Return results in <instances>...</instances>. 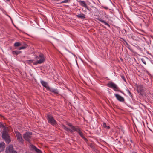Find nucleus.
I'll return each mask as SVG.
<instances>
[{
	"label": "nucleus",
	"mask_w": 153,
	"mask_h": 153,
	"mask_svg": "<svg viewBox=\"0 0 153 153\" xmlns=\"http://www.w3.org/2000/svg\"><path fill=\"white\" fill-rule=\"evenodd\" d=\"M108 86L111 88H112L115 91H119L118 90L119 88L117 85L112 82H110L107 84Z\"/></svg>",
	"instance_id": "nucleus-6"
},
{
	"label": "nucleus",
	"mask_w": 153,
	"mask_h": 153,
	"mask_svg": "<svg viewBox=\"0 0 153 153\" xmlns=\"http://www.w3.org/2000/svg\"><path fill=\"white\" fill-rule=\"evenodd\" d=\"M6 153H17L15 150L12 145H10L7 147L6 150Z\"/></svg>",
	"instance_id": "nucleus-5"
},
{
	"label": "nucleus",
	"mask_w": 153,
	"mask_h": 153,
	"mask_svg": "<svg viewBox=\"0 0 153 153\" xmlns=\"http://www.w3.org/2000/svg\"><path fill=\"white\" fill-rule=\"evenodd\" d=\"M15 133L17 139L18 141L21 143H23V140L20 133L18 131L16 132Z\"/></svg>",
	"instance_id": "nucleus-9"
},
{
	"label": "nucleus",
	"mask_w": 153,
	"mask_h": 153,
	"mask_svg": "<svg viewBox=\"0 0 153 153\" xmlns=\"http://www.w3.org/2000/svg\"><path fill=\"white\" fill-rule=\"evenodd\" d=\"M48 90H49L51 92H53L55 94H58V91L56 89L50 88H49V89H48Z\"/></svg>",
	"instance_id": "nucleus-17"
},
{
	"label": "nucleus",
	"mask_w": 153,
	"mask_h": 153,
	"mask_svg": "<svg viewBox=\"0 0 153 153\" xmlns=\"http://www.w3.org/2000/svg\"><path fill=\"white\" fill-rule=\"evenodd\" d=\"M41 83L42 86L45 88L47 90L49 89L50 87L48 86V83L47 82L41 80Z\"/></svg>",
	"instance_id": "nucleus-12"
},
{
	"label": "nucleus",
	"mask_w": 153,
	"mask_h": 153,
	"mask_svg": "<svg viewBox=\"0 0 153 153\" xmlns=\"http://www.w3.org/2000/svg\"><path fill=\"white\" fill-rule=\"evenodd\" d=\"M102 126L104 128L106 129H109L110 128V127L108 126H107L105 122L102 123Z\"/></svg>",
	"instance_id": "nucleus-19"
},
{
	"label": "nucleus",
	"mask_w": 153,
	"mask_h": 153,
	"mask_svg": "<svg viewBox=\"0 0 153 153\" xmlns=\"http://www.w3.org/2000/svg\"><path fill=\"white\" fill-rule=\"evenodd\" d=\"M126 91L127 92V93L131 97H132L131 94L129 91V90L128 89H126Z\"/></svg>",
	"instance_id": "nucleus-22"
},
{
	"label": "nucleus",
	"mask_w": 153,
	"mask_h": 153,
	"mask_svg": "<svg viewBox=\"0 0 153 153\" xmlns=\"http://www.w3.org/2000/svg\"><path fill=\"white\" fill-rule=\"evenodd\" d=\"M77 1H78L80 5L81 6L85 7V8L87 10H88L89 11H91V8H89L87 6V5L86 4L85 1L80 0H77Z\"/></svg>",
	"instance_id": "nucleus-8"
},
{
	"label": "nucleus",
	"mask_w": 153,
	"mask_h": 153,
	"mask_svg": "<svg viewBox=\"0 0 153 153\" xmlns=\"http://www.w3.org/2000/svg\"><path fill=\"white\" fill-rule=\"evenodd\" d=\"M31 148L33 149L34 150L36 153H42L41 151L39 149H38L36 147L34 146L33 145L30 146Z\"/></svg>",
	"instance_id": "nucleus-14"
},
{
	"label": "nucleus",
	"mask_w": 153,
	"mask_h": 153,
	"mask_svg": "<svg viewBox=\"0 0 153 153\" xmlns=\"http://www.w3.org/2000/svg\"><path fill=\"white\" fill-rule=\"evenodd\" d=\"M21 53V51H13L12 52V53L13 54L17 55Z\"/></svg>",
	"instance_id": "nucleus-20"
},
{
	"label": "nucleus",
	"mask_w": 153,
	"mask_h": 153,
	"mask_svg": "<svg viewBox=\"0 0 153 153\" xmlns=\"http://www.w3.org/2000/svg\"><path fill=\"white\" fill-rule=\"evenodd\" d=\"M142 61H143V63L144 64H146V62L145 61H143V60H142Z\"/></svg>",
	"instance_id": "nucleus-28"
},
{
	"label": "nucleus",
	"mask_w": 153,
	"mask_h": 153,
	"mask_svg": "<svg viewBox=\"0 0 153 153\" xmlns=\"http://www.w3.org/2000/svg\"><path fill=\"white\" fill-rule=\"evenodd\" d=\"M5 147V143L4 142L0 143V152L4 150Z\"/></svg>",
	"instance_id": "nucleus-16"
},
{
	"label": "nucleus",
	"mask_w": 153,
	"mask_h": 153,
	"mask_svg": "<svg viewBox=\"0 0 153 153\" xmlns=\"http://www.w3.org/2000/svg\"><path fill=\"white\" fill-rule=\"evenodd\" d=\"M33 61V60H27L26 61V62L29 64H30V63H32Z\"/></svg>",
	"instance_id": "nucleus-23"
},
{
	"label": "nucleus",
	"mask_w": 153,
	"mask_h": 153,
	"mask_svg": "<svg viewBox=\"0 0 153 153\" xmlns=\"http://www.w3.org/2000/svg\"><path fill=\"white\" fill-rule=\"evenodd\" d=\"M89 146L92 148L94 149V145L92 143H90L89 144Z\"/></svg>",
	"instance_id": "nucleus-24"
},
{
	"label": "nucleus",
	"mask_w": 153,
	"mask_h": 153,
	"mask_svg": "<svg viewBox=\"0 0 153 153\" xmlns=\"http://www.w3.org/2000/svg\"><path fill=\"white\" fill-rule=\"evenodd\" d=\"M77 17L81 19H83L85 18V15L83 14H80L77 15Z\"/></svg>",
	"instance_id": "nucleus-18"
},
{
	"label": "nucleus",
	"mask_w": 153,
	"mask_h": 153,
	"mask_svg": "<svg viewBox=\"0 0 153 153\" xmlns=\"http://www.w3.org/2000/svg\"><path fill=\"white\" fill-rule=\"evenodd\" d=\"M21 45V44L19 42H16L15 43L14 45L16 47H18Z\"/></svg>",
	"instance_id": "nucleus-21"
},
{
	"label": "nucleus",
	"mask_w": 153,
	"mask_h": 153,
	"mask_svg": "<svg viewBox=\"0 0 153 153\" xmlns=\"http://www.w3.org/2000/svg\"><path fill=\"white\" fill-rule=\"evenodd\" d=\"M115 96L116 97V98L117 99V100L119 101L120 102H124V101H125L123 97H122V96H121L120 95L118 94H115Z\"/></svg>",
	"instance_id": "nucleus-11"
},
{
	"label": "nucleus",
	"mask_w": 153,
	"mask_h": 153,
	"mask_svg": "<svg viewBox=\"0 0 153 153\" xmlns=\"http://www.w3.org/2000/svg\"><path fill=\"white\" fill-rule=\"evenodd\" d=\"M77 66H78V64H77Z\"/></svg>",
	"instance_id": "nucleus-30"
},
{
	"label": "nucleus",
	"mask_w": 153,
	"mask_h": 153,
	"mask_svg": "<svg viewBox=\"0 0 153 153\" xmlns=\"http://www.w3.org/2000/svg\"><path fill=\"white\" fill-rule=\"evenodd\" d=\"M145 88L142 85L139 86L137 87V90L139 91L140 94H142L143 93Z\"/></svg>",
	"instance_id": "nucleus-13"
},
{
	"label": "nucleus",
	"mask_w": 153,
	"mask_h": 153,
	"mask_svg": "<svg viewBox=\"0 0 153 153\" xmlns=\"http://www.w3.org/2000/svg\"><path fill=\"white\" fill-rule=\"evenodd\" d=\"M121 77L124 81H125V82H126V80L125 78V77L124 76H121Z\"/></svg>",
	"instance_id": "nucleus-26"
},
{
	"label": "nucleus",
	"mask_w": 153,
	"mask_h": 153,
	"mask_svg": "<svg viewBox=\"0 0 153 153\" xmlns=\"http://www.w3.org/2000/svg\"><path fill=\"white\" fill-rule=\"evenodd\" d=\"M36 58L37 61L33 62V64L34 65L42 63L44 62L45 60L44 56L42 54H40L39 56H36Z\"/></svg>",
	"instance_id": "nucleus-2"
},
{
	"label": "nucleus",
	"mask_w": 153,
	"mask_h": 153,
	"mask_svg": "<svg viewBox=\"0 0 153 153\" xmlns=\"http://www.w3.org/2000/svg\"><path fill=\"white\" fill-rule=\"evenodd\" d=\"M0 128H3V131L2 133V137L6 142L9 143L10 142V137L8 134V129L7 127H6L4 124L0 123Z\"/></svg>",
	"instance_id": "nucleus-1"
},
{
	"label": "nucleus",
	"mask_w": 153,
	"mask_h": 153,
	"mask_svg": "<svg viewBox=\"0 0 153 153\" xmlns=\"http://www.w3.org/2000/svg\"><path fill=\"white\" fill-rule=\"evenodd\" d=\"M26 48V46H24L21 47L19 48V50H21V49H25Z\"/></svg>",
	"instance_id": "nucleus-25"
},
{
	"label": "nucleus",
	"mask_w": 153,
	"mask_h": 153,
	"mask_svg": "<svg viewBox=\"0 0 153 153\" xmlns=\"http://www.w3.org/2000/svg\"><path fill=\"white\" fill-rule=\"evenodd\" d=\"M67 125L70 127L71 129H69L66 127V126H63V128L65 130L70 132H72L76 130V128L74 126H72L71 123H68Z\"/></svg>",
	"instance_id": "nucleus-7"
},
{
	"label": "nucleus",
	"mask_w": 153,
	"mask_h": 153,
	"mask_svg": "<svg viewBox=\"0 0 153 153\" xmlns=\"http://www.w3.org/2000/svg\"><path fill=\"white\" fill-rule=\"evenodd\" d=\"M69 0H65L63 1H62L61 3H67L68 2Z\"/></svg>",
	"instance_id": "nucleus-27"
},
{
	"label": "nucleus",
	"mask_w": 153,
	"mask_h": 153,
	"mask_svg": "<svg viewBox=\"0 0 153 153\" xmlns=\"http://www.w3.org/2000/svg\"><path fill=\"white\" fill-rule=\"evenodd\" d=\"M5 1H9L10 0H4Z\"/></svg>",
	"instance_id": "nucleus-29"
},
{
	"label": "nucleus",
	"mask_w": 153,
	"mask_h": 153,
	"mask_svg": "<svg viewBox=\"0 0 153 153\" xmlns=\"http://www.w3.org/2000/svg\"><path fill=\"white\" fill-rule=\"evenodd\" d=\"M97 19L99 21L101 22H102L104 23L105 25L108 26V27H110V25L108 23L106 22L105 21L102 20L101 18H97Z\"/></svg>",
	"instance_id": "nucleus-15"
},
{
	"label": "nucleus",
	"mask_w": 153,
	"mask_h": 153,
	"mask_svg": "<svg viewBox=\"0 0 153 153\" xmlns=\"http://www.w3.org/2000/svg\"><path fill=\"white\" fill-rule=\"evenodd\" d=\"M32 135V133L27 132L23 134V137L24 139L30 143V139L31 138Z\"/></svg>",
	"instance_id": "nucleus-4"
},
{
	"label": "nucleus",
	"mask_w": 153,
	"mask_h": 153,
	"mask_svg": "<svg viewBox=\"0 0 153 153\" xmlns=\"http://www.w3.org/2000/svg\"><path fill=\"white\" fill-rule=\"evenodd\" d=\"M47 119L48 122L52 125H54L56 124V121L51 115L48 114L47 115Z\"/></svg>",
	"instance_id": "nucleus-3"
},
{
	"label": "nucleus",
	"mask_w": 153,
	"mask_h": 153,
	"mask_svg": "<svg viewBox=\"0 0 153 153\" xmlns=\"http://www.w3.org/2000/svg\"><path fill=\"white\" fill-rule=\"evenodd\" d=\"M77 133H78L80 136L83 139L85 140H86V139L84 135V133L82 130L80 129L77 127Z\"/></svg>",
	"instance_id": "nucleus-10"
}]
</instances>
